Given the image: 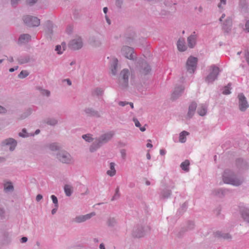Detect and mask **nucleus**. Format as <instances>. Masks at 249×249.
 <instances>
[{
	"label": "nucleus",
	"instance_id": "f257e3e1",
	"mask_svg": "<svg viewBox=\"0 0 249 249\" xmlns=\"http://www.w3.org/2000/svg\"><path fill=\"white\" fill-rule=\"evenodd\" d=\"M223 180L224 183L235 186L240 185L244 181L243 178L236 177L232 171L228 169L223 173Z\"/></svg>",
	"mask_w": 249,
	"mask_h": 249
},
{
	"label": "nucleus",
	"instance_id": "f03ea898",
	"mask_svg": "<svg viewBox=\"0 0 249 249\" xmlns=\"http://www.w3.org/2000/svg\"><path fill=\"white\" fill-rule=\"evenodd\" d=\"M56 159L61 162L67 164H71L74 162L72 156L65 150L59 151L56 154Z\"/></svg>",
	"mask_w": 249,
	"mask_h": 249
},
{
	"label": "nucleus",
	"instance_id": "7ed1b4c3",
	"mask_svg": "<svg viewBox=\"0 0 249 249\" xmlns=\"http://www.w3.org/2000/svg\"><path fill=\"white\" fill-rule=\"evenodd\" d=\"M209 70L210 73L205 79V82L208 84L213 83L217 80L220 72L219 68L214 65L211 66Z\"/></svg>",
	"mask_w": 249,
	"mask_h": 249
},
{
	"label": "nucleus",
	"instance_id": "20e7f679",
	"mask_svg": "<svg viewBox=\"0 0 249 249\" xmlns=\"http://www.w3.org/2000/svg\"><path fill=\"white\" fill-rule=\"evenodd\" d=\"M129 76V71L128 69H123L119 75V85L122 89L126 88L128 85V77Z\"/></svg>",
	"mask_w": 249,
	"mask_h": 249
},
{
	"label": "nucleus",
	"instance_id": "39448f33",
	"mask_svg": "<svg viewBox=\"0 0 249 249\" xmlns=\"http://www.w3.org/2000/svg\"><path fill=\"white\" fill-rule=\"evenodd\" d=\"M149 230V227L145 225L138 224L133 228L132 235L136 238H141Z\"/></svg>",
	"mask_w": 249,
	"mask_h": 249
},
{
	"label": "nucleus",
	"instance_id": "423d86ee",
	"mask_svg": "<svg viewBox=\"0 0 249 249\" xmlns=\"http://www.w3.org/2000/svg\"><path fill=\"white\" fill-rule=\"evenodd\" d=\"M83 39L80 36H75L68 44V47L73 50H78L83 46Z\"/></svg>",
	"mask_w": 249,
	"mask_h": 249
},
{
	"label": "nucleus",
	"instance_id": "0eeeda50",
	"mask_svg": "<svg viewBox=\"0 0 249 249\" xmlns=\"http://www.w3.org/2000/svg\"><path fill=\"white\" fill-rule=\"evenodd\" d=\"M121 54L130 60H134L136 58V55L133 49L127 46H124L122 47Z\"/></svg>",
	"mask_w": 249,
	"mask_h": 249
},
{
	"label": "nucleus",
	"instance_id": "6e6552de",
	"mask_svg": "<svg viewBox=\"0 0 249 249\" xmlns=\"http://www.w3.org/2000/svg\"><path fill=\"white\" fill-rule=\"evenodd\" d=\"M17 145V141L11 138L3 140L0 143V146L3 148H8L10 151L15 150Z\"/></svg>",
	"mask_w": 249,
	"mask_h": 249
},
{
	"label": "nucleus",
	"instance_id": "1a4fd4ad",
	"mask_svg": "<svg viewBox=\"0 0 249 249\" xmlns=\"http://www.w3.org/2000/svg\"><path fill=\"white\" fill-rule=\"evenodd\" d=\"M137 63L139 70L142 74L146 75L150 72L151 67L146 61L139 60Z\"/></svg>",
	"mask_w": 249,
	"mask_h": 249
},
{
	"label": "nucleus",
	"instance_id": "9d476101",
	"mask_svg": "<svg viewBox=\"0 0 249 249\" xmlns=\"http://www.w3.org/2000/svg\"><path fill=\"white\" fill-rule=\"evenodd\" d=\"M25 24L30 27L38 26L40 24V20L36 17L26 16L23 17Z\"/></svg>",
	"mask_w": 249,
	"mask_h": 249
},
{
	"label": "nucleus",
	"instance_id": "9b49d317",
	"mask_svg": "<svg viewBox=\"0 0 249 249\" xmlns=\"http://www.w3.org/2000/svg\"><path fill=\"white\" fill-rule=\"evenodd\" d=\"M197 61V58L195 57L190 56L188 58L186 67L189 72L192 73L194 72L196 69Z\"/></svg>",
	"mask_w": 249,
	"mask_h": 249
},
{
	"label": "nucleus",
	"instance_id": "f8f14e48",
	"mask_svg": "<svg viewBox=\"0 0 249 249\" xmlns=\"http://www.w3.org/2000/svg\"><path fill=\"white\" fill-rule=\"evenodd\" d=\"M237 98L238 99V107L239 110L242 112L245 111L249 107L247 98L243 93H239Z\"/></svg>",
	"mask_w": 249,
	"mask_h": 249
},
{
	"label": "nucleus",
	"instance_id": "ddd939ff",
	"mask_svg": "<svg viewBox=\"0 0 249 249\" xmlns=\"http://www.w3.org/2000/svg\"><path fill=\"white\" fill-rule=\"evenodd\" d=\"M95 214H96L95 212H92L85 215H78L72 219V222L75 223H81L85 222L86 221L90 219L93 216H95Z\"/></svg>",
	"mask_w": 249,
	"mask_h": 249
},
{
	"label": "nucleus",
	"instance_id": "4468645a",
	"mask_svg": "<svg viewBox=\"0 0 249 249\" xmlns=\"http://www.w3.org/2000/svg\"><path fill=\"white\" fill-rule=\"evenodd\" d=\"M102 37L100 35L92 36L89 38V43L94 48L100 47L102 45Z\"/></svg>",
	"mask_w": 249,
	"mask_h": 249
},
{
	"label": "nucleus",
	"instance_id": "2eb2a0df",
	"mask_svg": "<svg viewBox=\"0 0 249 249\" xmlns=\"http://www.w3.org/2000/svg\"><path fill=\"white\" fill-rule=\"evenodd\" d=\"M197 34L196 32H193L188 37L187 39V45L190 48H194L196 44L197 39Z\"/></svg>",
	"mask_w": 249,
	"mask_h": 249
},
{
	"label": "nucleus",
	"instance_id": "dca6fc26",
	"mask_svg": "<svg viewBox=\"0 0 249 249\" xmlns=\"http://www.w3.org/2000/svg\"><path fill=\"white\" fill-rule=\"evenodd\" d=\"M114 134L113 132L110 131L101 135L99 137L97 138L100 141V143H101L103 145L111 140Z\"/></svg>",
	"mask_w": 249,
	"mask_h": 249
},
{
	"label": "nucleus",
	"instance_id": "f3484780",
	"mask_svg": "<svg viewBox=\"0 0 249 249\" xmlns=\"http://www.w3.org/2000/svg\"><path fill=\"white\" fill-rule=\"evenodd\" d=\"M84 112L87 116L89 117H94L96 118H100L101 117V115L99 111L92 107H86L84 110Z\"/></svg>",
	"mask_w": 249,
	"mask_h": 249
},
{
	"label": "nucleus",
	"instance_id": "a211bd4d",
	"mask_svg": "<svg viewBox=\"0 0 249 249\" xmlns=\"http://www.w3.org/2000/svg\"><path fill=\"white\" fill-rule=\"evenodd\" d=\"M240 213L242 218L247 223L249 222V210L248 207H246L243 205L239 206Z\"/></svg>",
	"mask_w": 249,
	"mask_h": 249
},
{
	"label": "nucleus",
	"instance_id": "6ab92c4d",
	"mask_svg": "<svg viewBox=\"0 0 249 249\" xmlns=\"http://www.w3.org/2000/svg\"><path fill=\"white\" fill-rule=\"evenodd\" d=\"M118 60L117 58H113L111 63V72L113 75H116L120 69L118 66Z\"/></svg>",
	"mask_w": 249,
	"mask_h": 249
},
{
	"label": "nucleus",
	"instance_id": "aec40b11",
	"mask_svg": "<svg viewBox=\"0 0 249 249\" xmlns=\"http://www.w3.org/2000/svg\"><path fill=\"white\" fill-rule=\"evenodd\" d=\"M184 89V88L182 86L176 87L172 94L171 98L174 100L178 99L180 96L181 95Z\"/></svg>",
	"mask_w": 249,
	"mask_h": 249
},
{
	"label": "nucleus",
	"instance_id": "412c9836",
	"mask_svg": "<svg viewBox=\"0 0 249 249\" xmlns=\"http://www.w3.org/2000/svg\"><path fill=\"white\" fill-rule=\"evenodd\" d=\"M214 234L215 237L219 239L231 240L232 238V236L230 233L224 232L221 231H217L214 232Z\"/></svg>",
	"mask_w": 249,
	"mask_h": 249
},
{
	"label": "nucleus",
	"instance_id": "4be33fe9",
	"mask_svg": "<svg viewBox=\"0 0 249 249\" xmlns=\"http://www.w3.org/2000/svg\"><path fill=\"white\" fill-rule=\"evenodd\" d=\"M239 9L240 12L244 15L248 14V7L246 0H239Z\"/></svg>",
	"mask_w": 249,
	"mask_h": 249
},
{
	"label": "nucleus",
	"instance_id": "5701e85b",
	"mask_svg": "<svg viewBox=\"0 0 249 249\" xmlns=\"http://www.w3.org/2000/svg\"><path fill=\"white\" fill-rule=\"evenodd\" d=\"M117 220L115 217L109 216L106 220L107 226L110 228H114L117 226Z\"/></svg>",
	"mask_w": 249,
	"mask_h": 249
},
{
	"label": "nucleus",
	"instance_id": "b1692460",
	"mask_svg": "<svg viewBox=\"0 0 249 249\" xmlns=\"http://www.w3.org/2000/svg\"><path fill=\"white\" fill-rule=\"evenodd\" d=\"M102 146L101 143H100V141L96 138L94 139L93 142L89 147V151L90 152H94L97 150L100 147Z\"/></svg>",
	"mask_w": 249,
	"mask_h": 249
},
{
	"label": "nucleus",
	"instance_id": "393cba45",
	"mask_svg": "<svg viewBox=\"0 0 249 249\" xmlns=\"http://www.w3.org/2000/svg\"><path fill=\"white\" fill-rule=\"evenodd\" d=\"M3 188L4 192L11 193L14 190V186L12 183L10 181H4L3 183Z\"/></svg>",
	"mask_w": 249,
	"mask_h": 249
},
{
	"label": "nucleus",
	"instance_id": "a878e982",
	"mask_svg": "<svg viewBox=\"0 0 249 249\" xmlns=\"http://www.w3.org/2000/svg\"><path fill=\"white\" fill-rule=\"evenodd\" d=\"M177 47L180 52L185 51L187 49V46L185 45V40L183 38H180L177 42Z\"/></svg>",
	"mask_w": 249,
	"mask_h": 249
},
{
	"label": "nucleus",
	"instance_id": "bb28decb",
	"mask_svg": "<svg viewBox=\"0 0 249 249\" xmlns=\"http://www.w3.org/2000/svg\"><path fill=\"white\" fill-rule=\"evenodd\" d=\"M196 103L192 102L189 107V110L187 114V117L190 119L194 115L196 108Z\"/></svg>",
	"mask_w": 249,
	"mask_h": 249
},
{
	"label": "nucleus",
	"instance_id": "cd10ccee",
	"mask_svg": "<svg viewBox=\"0 0 249 249\" xmlns=\"http://www.w3.org/2000/svg\"><path fill=\"white\" fill-rule=\"evenodd\" d=\"M31 36L30 35L25 34L20 36L18 38V42L21 44H24L30 41Z\"/></svg>",
	"mask_w": 249,
	"mask_h": 249
},
{
	"label": "nucleus",
	"instance_id": "c85d7f7f",
	"mask_svg": "<svg viewBox=\"0 0 249 249\" xmlns=\"http://www.w3.org/2000/svg\"><path fill=\"white\" fill-rule=\"evenodd\" d=\"M231 26L232 19L231 18H228L224 23L223 28L226 32L228 33L231 31Z\"/></svg>",
	"mask_w": 249,
	"mask_h": 249
},
{
	"label": "nucleus",
	"instance_id": "c756f323",
	"mask_svg": "<svg viewBox=\"0 0 249 249\" xmlns=\"http://www.w3.org/2000/svg\"><path fill=\"white\" fill-rule=\"evenodd\" d=\"M53 23L50 21H48L46 23V32L47 35V36L51 38L53 33Z\"/></svg>",
	"mask_w": 249,
	"mask_h": 249
},
{
	"label": "nucleus",
	"instance_id": "7c9ffc66",
	"mask_svg": "<svg viewBox=\"0 0 249 249\" xmlns=\"http://www.w3.org/2000/svg\"><path fill=\"white\" fill-rule=\"evenodd\" d=\"M17 60L19 64H23L29 62L31 60V58L28 55H23L18 57Z\"/></svg>",
	"mask_w": 249,
	"mask_h": 249
},
{
	"label": "nucleus",
	"instance_id": "2f4dec72",
	"mask_svg": "<svg viewBox=\"0 0 249 249\" xmlns=\"http://www.w3.org/2000/svg\"><path fill=\"white\" fill-rule=\"evenodd\" d=\"M33 112V109L31 108H28L26 109L20 115L18 119L23 120L29 116Z\"/></svg>",
	"mask_w": 249,
	"mask_h": 249
},
{
	"label": "nucleus",
	"instance_id": "473e14b6",
	"mask_svg": "<svg viewBox=\"0 0 249 249\" xmlns=\"http://www.w3.org/2000/svg\"><path fill=\"white\" fill-rule=\"evenodd\" d=\"M64 190L66 196H70L73 191V188L72 186L69 184H66L64 186Z\"/></svg>",
	"mask_w": 249,
	"mask_h": 249
},
{
	"label": "nucleus",
	"instance_id": "72a5a7b5",
	"mask_svg": "<svg viewBox=\"0 0 249 249\" xmlns=\"http://www.w3.org/2000/svg\"><path fill=\"white\" fill-rule=\"evenodd\" d=\"M115 163H114V162L110 163V164H109L110 169L108 170V171H107V174L108 176H109L110 177H113L116 174V171L115 168Z\"/></svg>",
	"mask_w": 249,
	"mask_h": 249
},
{
	"label": "nucleus",
	"instance_id": "f704fd0d",
	"mask_svg": "<svg viewBox=\"0 0 249 249\" xmlns=\"http://www.w3.org/2000/svg\"><path fill=\"white\" fill-rule=\"evenodd\" d=\"M207 110V107L205 105H201L197 109V113L200 116L206 115Z\"/></svg>",
	"mask_w": 249,
	"mask_h": 249
},
{
	"label": "nucleus",
	"instance_id": "c9c22d12",
	"mask_svg": "<svg viewBox=\"0 0 249 249\" xmlns=\"http://www.w3.org/2000/svg\"><path fill=\"white\" fill-rule=\"evenodd\" d=\"M171 194V190L168 189H165L161 192L160 196L163 199L168 198L170 196Z\"/></svg>",
	"mask_w": 249,
	"mask_h": 249
},
{
	"label": "nucleus",
	"instance_id": "e433bc0d",
	"mask_svg": "<svg viewBox=\"0 0 249 249\" xmlns=\"http://www.w3.org/2000/svg\"><path fill=\"white\" fill-rule=\"evenodd\" d=\"M189 134V133L186 131H183L180 133L179 136V142L181 143H184L186 141V136Z\"/></svg>",
	"mask_w": 249,
	"mask_h": 249
},
{
	"label": "nucleus",
	"instance_id": "4c0bfd02",
	"mask_svg": "<svg viewBox=\"0 0 249 249\" xmlns=\"http://www.w3.org/2000/svg\"><path fill=\"white\" fill-rule=\"evenodd\" d=\"M36 89L39 91L40 93L42 95L45 96L46 97L50 96L51 93L50 91L48 89H44L40 87H37Z\"/></svg>",
	"mask_w": 249,
	"mask_h": 249
},
{
	"label": "nucleus",
	"instance_id": "58836bf2",
	"mask_svg": "<svg viewBox=\"0 0 249 249\" xmlns=\"http://www.w3.org/2000/svg\"><path fill=\"white\" fill-rule=\"evenodd\" d=\"M190 165V162L188 160H185L184 161L182 162L180 164V167L182 170L188 172L189 170V166Z\"/></svg>",
	"mask_w": 249,
	"mask_h": 249
},
{
	"label": "nucleus",
	"instance_id": "ea45409f",
	"mask_svg": "<svg viewBox=\"0 0 249 249\" xmlns=\"http://www.w3.org/2000/svg\"><path fill=\"white\" fill-rule=\"evenodd\" d=\"M66 44L65 43H62L61 45H57L55 47V50L57 52V53L59 54H61L63 53V51L65 50V47Z\"/></svg>",
	"mask_w": 249,
	"mask_h": 249
},
{
	"label": "nucleus",
	"instance_id": "a19ab883",
	"mask_svg": "<svg viewBox=\"0 0 249 249\" xmlns=\"http://www.w3.org/2000/svg\"><path fill=\"white\" fill-rule=\"evenodd\" d=\"M212 194L218 197H222L224 195V191L222 189H215L213 191Z\"/></svg>",
	"mask_w": 249,
	"mask_h": 249
},
{
	"label": "nucleus",
	"instance_id": "79ce46f5",
	"mask_svg": "<svg viewBox=\"0 0 249 249\" xmlns=\"http://www.w3.org/2000/svg\"><path fill=\"white\" fill-rule=\"evenodd\" d=\"M6 217V212L5 208L0 205V218L1 219H4Z\"/></svg>",
	"mask_w": 249,
	"mask_h": 249
},
{
	"label": "nucleus",
	"instance_id": "37998d69",
	"mask_svg": "<svg viewBox=\"0 0 249 249\" xmlns=\"http://www.w3.org/2000/svg\"><path fill=\"white\" fill-rule=\"evenodd\" d=\"M104 93V90L100 88H97L95 89L93 91L92 94L94 95L97 96H102Z\"/></svg>",
	"mask_w": 249,
	"mask_h": 249
},
{
	"label": "nucleus",
	"instance_id": "c03bdc74",
	"mask_svg": "<svg viewBox=\"0 0 249 249\" xmlns=\"http://www.w3.org/2000/svg\"><path fill=\"white\" fill-rule=\"evenodd\" d=\"M46 123L50 125L54 126L57 124L58 121L55 118H48Z\"/></svg>",
	"mask_w": 249,
	"mask_h": 249
},
{
	"label": "nucleus",
	"instance_id": "a18cd8bd",
	"mask_svg": "<svg viewBox=\"0 0 249 249\" xmlns=\"http://www.w3.org/2000/svg\"><path fill=\"white\" fill-rule=\"evenodd\" d=\"M32 135L29 134L27 133V130L25 128H23L21 131L19 133V136L22 138H27L29 136H32Z\"/></svg>",
	"mask_w": 249,
	"mask_h": 249
},
{
	"label": "nucleus",
	"instance_id": "49530a36",
	"mask_svg": "<svg viewBox=\"0 0 249 249\" xmlns=\"http://www.w3.org/2000/svg\"><path fill=\"white\" fill-rule=\"evenodd\" d=\"M49 149L53 151L58 150L59 149V146L56 143H53L49 145Z\"/></svg>",
	"mask_w": 249,
	"mask_h": 249
},
{
	"label": "nucleus",
	"instance_id": "de8ad7c7",
	"mask_svg": "<svg viewBox=\"0 0 249 249\" xmlns=\"http://www.w3.org/2000/svg\"><path fill=\"white\" fill-rule=\"evenodd\" d=\"M82 138L88 142H91L94 140V139L91 137V135L89 134L83 135L82 136Z\"/></svg>",
	"mask_w": 249,
	"mask_h": 249
},
{
	"label": "nucleus",
	"instance_id": "09e8293b",
	"mask_svg": "<svg viewBox=\"0 0 249 249\" xmlns=\"http://www.w3.org/2000/svg\"><path fill=\"white\" fill-rule=\"evenodd\" d=\"M120 196V194L119 192V187L118 186L115 190V193L112 198H111V201H114L115 200L118 199Z\"/></svg>",
	"mask_w": 249,
	"mask_h": 249
},
{
	"label": "nucleus",
	"instance_id": "8fccbe9b",
	"mask_svg": "<svg viewBox=\"0 0 249 249\" xmlns=\"http://www.w3.org/2000/svg\"><path fill=\"white\" fill-rule=\"evenodd\" d=\"M29 75V73L26 71H22L18 75L19 78H24Z\"/></svg>",
	"mask_w": 249,
	"mask_h": 249
},
{
	"label": "nucleus",
	"instance_id": "3c124183",
	"mask_svg": "<svg viewBox=\"0 0 249 249\" xmlns=\"http://www.w3.org/2000/svg\"><path fill=\"white\" fill-rule=\"evenodd\" d=\"M230 86V84H229L228 85V86H225L224 87V88L223 89V92H222V93L224 94L228 95V94H229L231 93Z\"/></svg>",
	"mask_w": 249,
	"mask_h": 249
},
{
	"label": "nucleus",
	"instance_id": "603ef678",
	"mask_svg": "<svg viewBox=\"0 0 249 249\" xmlns=\"http://www.w3.org/2000/svg\"><path fill=\"white\" fill-rule=\"evenodd\" d=\"M51 198L52 199L53 202L54 204V207L58 208V203L57 198L54 195H52L51 196Z\"/></svg>",
	"mask_w": 249,
	"mask_h": 249
},
{
	"label": "nucleus",
	"instance_id": "864d4df0",
	"mask_svg": "<svg viewBox=\"0 0 249 249\" xmlns=\"http://www.w3.org/2000/svg\"><path fill=\"white\" fill-rule=\"evenodd\" d=\"M195 227V224L192 221H189L187 223V225L186 227V230H193Z\"/></svg>",
	"mask_w": 249,
	"mask_h": 249
},
{
	"label": "nucleus",
	"instance_id": "5fc2aeb1",
	"mask_svg": "<svg viewBox=\"0 0 249 249\" xmlns=\"http://www.w3.org/2000/svg\"><path fill=\"white\" fill-rule=\"evenodd\" d=\"M246 23L245 25V27H244V25L242 24H240V25L242 26L243 29L244 30H246L247 32H249V21L246 19Z\"/></svg>",
	"mask_w": 249,
	"mask_h": 249
},
{
	"label": "nucleus",
	"instance_id": "6e6d98bb",
	"mask_svg": "<svg viewBox=\"0 0 249 249\" xmlns=\"http://www.w3.org/2000/svg\"><path fill=\"white\" fill-rule=\"evenodd\" d=\"M21 0H11V4L14 7H17Z\"/></svg>",
	"mask_w": 249,
	"mask_h": 249
},
{
	"label": "nucleus",
	"instance_id": "4d7b16f0",
	"mask_svg": "<svg viewBox=\"0 0 249 249\" xmlns=\"http://www.w3.org/2000/svg\"><path fill=\"white\" fill-rule=\"evenodd\" d=\"M120 153L122 159L125 160L126 156V150L124 149H121L120 150Z\"/></svg>",
	"mask_w": 249,
	"mask_h": 249
},
{
	"label": "nucleus",
	"instance_id": "13d9d810",
	"mask_svg": "<svg viewBox=\"0 0 249 249\" xmlns=\"http://www.w3.org/2000/svg\"><path fill=\"white\" fill-rule=\"evenodd\" d=\"M133 121L135 123V125L136 127L140 128L141 126V124L138 119L136 118H133Z\"/></svg>",
	"mask_w": 249,
	"mask_h": 249
},
{
	"label": "nucleus",
	"instance_id": "bf43d9fd",
	"mask_svg": "<svg viewBox=\"0 0 249 249\" xmlns=\"http://www.w3.org/2000/svg\"><path fill=\"white\" fill-rule=\"evenodd\" d=\"M227 0H220V2L218 4V7L219 8H223L222 5L226 4Z\"/></svg>",
	"mask_w": 249,
	"mask_h": 249
},
{
	"label": "nucleus",
	"instance_id": "052dcab7",
	"mask_svg": "<svg viewBox=\"0 0 249 249\" xmlns=\"http://www.w3.org/2000/svg\"><path fill=\"white\" fill-rule=\"evenodd\" d=\"M123 2V0H116V5L119 8L121 7Z\"/></svg>",
	"mask_w": 249,
	"mask_h": 249
},
{
	"label": "nucleus",
	"instance_id": "680f3d73",
	"mask_svg": "<svg viewBox=\"0 0 249 249\" xmlns=\"http://www.w3.org/2000/svg\"><path fill=\"white\" fill-rule=\"evenodd\" d=\"M6 112V109L5 107L0 106V114H4Z\"/></svg>",
	"mask_w": 249,
	"mask_h": 249
},
{
	"label": "nucleus",
	"instance_id": "e2e57ef3",
	"mask_svg": "<svg viewBox=\"0 0 249 249\" xmlns=\"http://www.w3.org/2000/svg\"><path fill=\"white\" fill-rule=\"evenodd\" d=\"M119 105L122 107H124L126 106V105L128 104V102L126 101H120L119 102Z\"/></svg>",
	"mask_w": 249,
	"mask_h": 249
},
{
	"label": "nucleus",
	"instance_id": "0e129e2a",
	"mask_svg": "<svg viewBox=\"0 0 249 249\" xmlns=\"http://www.w3.org/2000/svg\"><path fill=\"white\" fill-rule=\"evenodd\" d=\"M43 196L41 195L38 194L36 196V200L37 201H39L41 199H42Z\"/></svg>",
	"mask_w": 249,
	"mask_h": 249
},
{
	"label": "nucleus",
	"instance_id": "69168bd1",
	"mask_svg": "<svg viewBox=\"0 0 249 249\" xmlns=\"http://www.w3.org/2000/svg\"><path fill=\"white\" fill-rule=\"evenodd\" d=\"M28 240V239L26 237H23L20 239V242L22 243H26Z\"/></svg>",
	"mask_w": 249,
	"mask_h": 249
},
{
	"label": "nucleus",
	"instance_id": "338daca9",
	"mask_svg": "<svg viewBox=\"0 0 249 249\" xmlns=\"http://www.w3.org/2000/svg\"><path fill=\"white\" fill-rule=\"evenodd\" d=\"M63 82H66L69 86H71L72 83L70 79H65L63 80Z\"/></svg>",
	"mask_w": 249,
	"mask_h": 249
},
{
	"label": "nucleus",
	"instance_id": "774afa93",
	"mask_svg": "<svg viewBox=\"0 0 249 249\" xmlns=\"http://www.w3.org/2000/svg\"><path fill=\"white\" fill-rule=\"evenodd\" d=\"M37 0H27L28 3L30 5H33L35 3Z\"/></svg>",
	"mask_w": 249,
	"mask_h": 249
}]
</instances>
